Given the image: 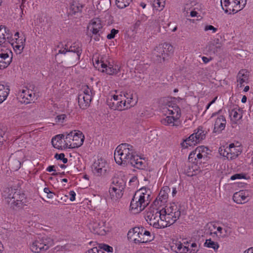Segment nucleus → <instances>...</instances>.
Wrapping results in <instances>:
<instances>
[{"instance_id":"2f4dec72","label":"nucleus","mask_w":253,"mask_h":253,"mask_svg":"<svg viewBox=\"0 0 253 253\" xmlns=\"http://www.w3.org/2000/svg\"><path fill=\"white\" fill-rule=\"evenodd\" d=\"M31 250L33 252L35 253H40L42 251H46L40 239L33 243L31 246Z\"/></svg>"},{"instance_id":"bb28decb","label":"nucleus","mask_w":253,"mask_h":253,"mask_svg":"<svg viewBox=\"0 0 253 253\" xmlns=\"http://www.w3.org/2000/svg\"><path fill=\"white\" fill-rule=\"evenodd\" d=\"M161 123L166 126H178L180 125L179 119H176L173 116H168L161 120Z\"/></svg>"},{"instance_id":"0eeeda50","label":"nucleus","mask_w":253,"mask_h":253,"mask_svg":"<svg viewBox=\"0 0 253 253\" xmlns=\"http://www.w3.org/2000/svg\"><path fill=\"white\" fill-rule=\"evenodd\" d=\"M173 52V46L169 43H164L155 47L153 52V58L156 62L161 63L167 59Z\"/></svg>"},{"instance_id":"f704fd0d","label":"nucleus","mask_w":253,"mask_h":253,"mask_svg":"<svg viewBox=\"0 0 253 253\" xmlns=\"http://www.w3.org/2000/svg\"><path fill=\"white\" fill-rule=\"evenodd\" d=\"M9 92L8 86L0 84V104L6 99Z\"/></svg>"},{"instance_id":"052dcab7","label":"nucleus","mask_w":253,"mask_h":253,"mask_svg":"<svg viewBox=\"0 0 253 253\" xmlns=\"http://www.w3.org/2000/svg\"><path fill=\"white\" fill-rule=\"evenodd\" d=\"M153 0V6L156 8V9H158L159 8H160L161 10H162L163 8H162V7H161V5H159V2H158V0Z\"/></svg>"},{"instance_id":"412c9836","label":"nucleus","mask_w":253,"mask_h":253,"mask_svg":"<svg viewBox=\"0 0 253 253\" xmlns=\"http://www.w3.org/2000/svg\"><path fill=\"white\" fill-rule=\"evenodd\" d=\"M84 141V136L82 132L80 131H73V138L70 144V148H75L80 147L83 144Z\"/></svg>"},{"instance_id":"13d9d810","label":"nucleus","mask_w":253,"mask_h":253,"mask_svg":"<svg viewBox=\"0 0 253 253\" xmlns=\"http://www.w3.org/2000/svg\"><path fill=\"white\" fill-rule=\"evenodd\" d=\"M67 54L68 53V46L67 45H65V47L59 50L58 52L56 54V57H57L59 54Z\"/></svg>"},{"instance_id":"1a4fd4ad","label":"nucleus","mask_w":253,"mask_h":253,"mask_svg":"<svg viewBox=\"0 0 253 253\" xmlns=\"http://www.w3.org/2000/svg\"><path fill=\"white\" fill-rule=\"evenodd\" d=\"M206 133L207 132L203 129V127L199 126L195 132L186 138L181 145L184 148H187L188 146L195 145L205 139Z\"/></svg>"},{"instance_id":"de8ad7c7","label":"nucleus","mask_w":253,"mask_h":253,"mask_svg":"<svg viewBox=\"0 0 253 253\" xmlns=\"http://www.w3.org/2000/svg\"><path fill=\"white\" fill-rule=\"evenodd\" d=\"M10 165L13 170H17L20 169L21 163L19 161L17 160H10Z\"/></svg>"},{"instance_id":"dca6fc26","label":"nucleus","mask_w":253,"mask_h":253,"mask_svg":"<svg viewBox=\"0 0 253 253\" xmlns=\"http://www.w3.org/2000/svg\"><path fill=\"white\" fill-rule=\"evenodd\" d=\"M106 166L107 163L105 160L102 159H98L92 165V171L97 176H100L106 172Z\"/></svg>"},{"instance_id":"6e6552de","label":"nucleus","mask_w":253,"mask_h":253,"mask_svg":"<svg viewBox=\"0 0 253 253\" xmlns=\"http://www.w3.org/2000/svg\"><path fill=\"white\" fill-rule=\"evenodd\" d=\"M220 3L225 13H235L245 7L246 0H220Z\"/></svg>"},{"instance_id":"f257e3e1","label":"nucleus","mask_w":253,"mask_h":253,"mask_svg":"<svg viewBox=\"0 0 253 253\" xmlns=\"http://www.w3.org/2000/svg\"><path fill=\"white\" fill-rule=\"evenodd\" d=\"M151 191L145 187L138 190L132 199L130 207L136 212L142 211L149 204L151 200Z\"/></svg>"},{"instance_id":"c756f323","label":"nucleus","mask_w":253,"mask_h":253,"mask_svg":"<svg viewBox=\"0 0 253 253\" xmlns=\"http://www.w3.org/2000/svg\"><path fill=\"white\" fill-rule=\"evenodd\" d=\"M83 5L78 1H73L69 8V13L71 15H75L76 13L81 12L82 10Z\"/></svg>"},{"instance_id":"a18cd8bd","label":"nucleus","mask_w":253,"mask_h":253,"mask_svg":"<svg viewBox=\"0 0 253 253\" xmlns=\"http://www.w3.org/2000/svg\"><path fill=\"white\" fill-rule=\"evenodd\" d=\"M209 48L210 50H212L213 47H215L216 49V51H217L218 49H220L222 46V44L219 42V40L218 39H216L214 40L213 42L209 43Z\"/></svg>"},{"instance_id":"5fc2aeb1","label":"nucleus","mask_w":253,"mask_h":253,"mask_svg":"<svg viewBox=\"0 0 253 253\" xmlns=\"http://www.w3.org/2000/svg\"><path fill=\"white\" fill-rule=\"evenodd\" d=\"M217 232H214L213 233L216 234L217 236L219 237H224L225 235H222V228L221 227H218L217 228Z\"/></svg>"},{"instance_id":"774afa93","label":"nucleus","mask_w":253,"mask_h":253,"mask_svg":"<svg viewBox=\"0 0 253 253\" xmlns=\"http://www.w3.org/2000/svg\"><path fill=\"white\" fill-rule=\"evenodd\" d=\"M244 253H253V247L250 248L246 250Z\"/></svg>"},{"instance_id":"aec40b11","label":"nucleus","mask_w":253,"mask_h":253,"mask_svg":"<svg viewBox=\"0 0 253 253\" xmlns=\"http://www.w3.org/2000/svg\"><path fill=\"white\" fill-rule=\"evenodd\" d=\"M102 28V25L101 20L99 18L92 19L87 26V29L89 30L93 35H100V31Z\"/></svg>"},{"instance_id":"a211bd4d","label":"nucleus","mask_w":253,"mask_h":253,"mask_svg":"<svg viewBox=\"0 0 253 253\" xmlns=\"http://www.w3.org/2000/svg\"><path fill=\"white\" fill-rule=\"evenodd\" d=\"M12 35L9 30L4 26H0V45L4 44V46H7L11 42Z\"/></svg>"},{"instance_id":"8fccbe9b","label":"nucleus","mask_w":253,"mask_h":253,"mask_svg":"<svg viewBox=\"0 0 253 253\" xmlns=\"http://www.w3.org/2000/svg\"><path fill=\"white\" fill-rule=\"evenodd\" d=\"M119 32L118 30H116L115 29H113L111 31V33L107 36V38L108 39L111 40L114 39L116 34H117Z\"/></svg>"},{"instance_id":"bf43d9fd","label":"nucleus","mask_w":253,"mask_h":253,"mask_svg":"<svg viewBox=\"0 0 253 253\" xmlns=\"http://www.w3.org/2000/svg\"><path fill=\"white\" fill-rule=\"evenodd\" d=\"M140 25H141V21L139 20H137L136 21V22L134 23V24L133 25L132 31H137L138 28L140 26Z\"/></svg>"},{"instance_id":"58836bf2","label":"nucleus","mask_w":253,"mask_h":253,"mask_svg":"<svg viewBox=\"0 0 253 253\" xmlns=\"http://www.w3.org/2000/svg\"><path fill=\"white\" fill-rule=\"evenodd\" d=\"M174 248V250L177 253H187L188 252L189 247L184 246L180 242H179L172 246Z\"/></svg>"},{"instance_id":"4468645a","label":"nucleus","mask_w":253,"mask_h":253,"mask_svg":"<svg viewBox=\"0 0 253 253\" xmlns=\"http://www.w3.org/2000/svg\"><path fill=\"white\" fill-rule=\"evenodd\" d=\"M12 53L6 48L0 50V69H3L8 66L12 61Z\"/></svg>"},{"instance_id":"5701e85b","label":"nucleus","mask_w":253,"mask_h":253,"mask_svg":"<svg viewBox=\"0 0 253 253\" xmlns=\"http://www.w3.org/2000/svg\"><path fill=\"white\" fill-rule=\"evenodd\" d=\"M200 171L199 167L194 163H190V162L187 163L185 169V173L188 176L196 175Z\"/></svg>"},{"instance_id":"20e7f679","label":"nucleus","mask_w":253,"mask_h":253,"mask_svg":"<svg viewBox=\"0 0 253 253\" xmlns=\"http://www.w3.org/2000/svg\"><path fill=\"white\" fill-rule=\"evenodd\" d=\"M162 210L157 209H150L145 214V219L147 222L156 228H163L168 226Z\"/></svg>"},{"instance_id":"49530a36","label":"nucleus","mask_w":253,"mask_h":253,"mask_svg":"<svg viewBox=\"0 0 253 253\" xmlns=\"http://www.w3.org/2000/svg\"><path fill=\"white\" fill-rule=\"evenodd\" d=\"M229 146L226 148L220 147L219 149L220 154L223 157H226L227 159H230V151Z\"/></svg>"},{"instance_id":"c9c22d12","label":"nucleus","mask_w":253,"mask_h":253,"mask_svg":"<svg viewBox=\"0 0 253 253\" xmlns=\"http://www.w3.org/2000/svg\"><path fill=\"white\" fill-rule=\"evenodd\" d=\"M169 115H172L174 116L176 119L180 118L181 116V112L180 108L176 105L173 106H169V108L168 109Z\"/></svg>"},{"instance_id":"2eb2a0df","label":"nucleus","mask_w":253,"mask_h":253,"mask_svg":"<svg viewBox=\"0 0 253 253\" xmlns=\"http://www.w3.org/2000/svg\"><path fill=\"white\" fill-rule=\"evenodd\" d=\"M138 233L139 238H138V240H136V244L146 243L154 239V235L143 227H140Z\"/></svg>"},{"instance_id":"79ce46f5","label":"nucleus","mask_w":253,"mask_h":253,"mask_svg":"<svg viewBox=\"0 0 253 253\" xmlns=\"http://www.w3.org/2000/svg\"><path fill=\"white\" fill-rule=\"evenodd\" d=\"M43 245L44 246V249L47 250L49 247L51 246L53 244V241L49 237L44 236L40 239Z\"/></svg>"},{"instance_id":"423d86ee","label":"nucleus","mask_w":253,"mask_h":253,"mask_svg":"<svg viewBox=\"0 0 253 253\" xmlns=\"http://www.w3.org/2000/svg\"><path fill=\"white\" fill-rule=\"evenodd\" d=\"M126 184V181L122 176L113 178L109 190L110 197L113 201H117L122 197Z\"/></svg>"},{"instance_id":"37998d69","label":"nucleus","mask_w":253,"mask_h":253,"mask_svg":"<svg viewBox=\"0 0 253 253\" xmlns=\"http://www.w3.org/2000/svg\"><path fill=\"white\" fill-rule=\"evenodd\" d=\"M204 245L207 247L213 249L214 251H216L219 248L218 244L212 241L211 239L206 240Z\"/></svg>"},{"instance_id":"a878e982","label":"nucleus","mask_w":253,"mask_h":253,"mask_svg":"<svg viewBox=\"0 0 253 253\" xmlns=\"http://www.w3.org/2000/svg\"><path fill=\"white\" fill-rule=\"evenodd\" d=\"M80 58V55L76 54L75 53L73 52H69L66 55L65 62L68 65L73 66L78 63Z\"/></svg>"},{"instance_id":"393cba45","label":"nucleus","mask_w":253,"mask_h":253,"mask_svg":"<svg viewBox=\"0 0 253 253\" xmlns=\"http://www.w3.org/2000/svg\"><path fill=\"white\" fill-rule=\"evenodd\" d=\"M124 99L126 98L125 100H126V109L129 108L131 107L134 106L137 101V99L134 97V95L132 93L127 92H122Z\"/></svg>"},{"instance_id":"3c124183","label":"nucleus","mask_w":253,"mask_h":253,"mask_svg":"<svg viewBox=\"0 0 253 253\" xmlns=\"http://www.w3.org/2000/svg\"><path fill=\"white\" fill-rule=\"evenodd\" d=\"M100 249H103V250L107 251L108 253L112 252L113 248L105 244H101L100 245Z\"/></svg>"},{"instance_id":"338daca9","label":"nucleus","mask_w":253,"mask_h":253,"mask_svg":"<svg viewBox=\"0 0 253 253\" xmlns=\"http://www.w3.org/2000/svg\"><path fill=\"white\" fill-rule=\"evenodd\" d=\"M55 166H50L46 169V171L48 172L55 171Z\"/></svg>"},{"instance_id":"ddd939ff","label":"nucleus","mask_w":253,"mask_h":253,"mask_svg":"<svg viewBox=\"0 0 253 253\" xmlns=\"http://www.w3.org/2000/svg\"><path fill=\"white\" fill-rule=\"evenodd\" d=\"M95 65H96V66L95 67L96 68L97 67L99 68V66H100L102 68V72H106L110 75H116L120 70V67L119 65L112 64L110 62H104L103 61H99L97 60L96 61Z\"/></svg>"},{"instance_id":"9b49d317","label":"nucleus","mask_w":253,"mask_h":253,"mask_svg":"<svg viewBox=\"0 0 253 253\" xmlns=\"http://www.w3.org/2000/svg\"><path fill=\"white\" fill-rule=\"evenodd\" d=\"M88 227L91 232L102 236L105 235L107 231L106 222L99 218L91 220L88 223Z\"/></svg>"},{"instance_id":"a19ab883","label":"nucleus","mask_w":253,"mask_h":253,"mask_svg":"<svg viewBox=\"0 0 253 253\" xmlns=\"http://www.w3.org/2000/svg\"><path fill=\"white\" fill-rule=\"evenodd\" d=\"M73 131L70 132L69 133L67 134L65 137H64V148H71L70 144L72 143V141H73Z\"/></svg>"},{"instance_id":"09e8293b","label":"nucleus","mask_w":253,"mask_h":253,"mask_svg":"<svg viewBox=\"0 0 253 253\" xmlns=\"http://www.w3.org/2000/svg\"><path fill=\"white\" fill-rule=\"evenodd\" d=\"M199 251V247L197 244L195 243H193L191 244L190 247H189V253H196Z\"/></svg>"},{"instance_id":"f03ea898","label":"nucleus","mask_w":253,"mask_h":253,"mask_svg":"<svg viewBox=\"0 0 253 253\" xmlns=\"http://www.w3.org/2000/svg\"><path fill=\"white\" fill-rule=\"evenodd\" d=\"M1 194L5 202L13 209L21 207L25 200L23 193L20 190L12 187L3 188Z\"/></svg>"},{"instance_id":"473e14b6","label":"nucleus","mask_w":253,"mask_h":253,"mask_svg":"<svg viewBox=\"0 0 253 253\" xmlns=\"http://www.w3.org/2000/svg\"><path fill=\"white\" fill-rule=\"evenodd\" d=\"M65 135L63 134H58L52 139V144L53 146L57 149H62V139L64 138Z\"/></svg>"},{"instance_id":"c03bdc74","label":"nucleus","mask_w":253,"mask_h":253,"mask_svg":"<svg viewBox=\"0 0 253 253\" xmlns=\"http://www.w3.org/2000/svg\"><path fill=\"white\" fill-rule=\"evenodd\" d=\"M131 0H116V4L119 8H124L127 6Z\"/></svg>"},{"instance_id":"b1692460","label":"nucleus","mask_w":253,"mask_h":253,"mask_svg":"<svg viewBox=\"0 0 253 253\" xmlns=\"http://www.w3.org/2000/svg\"><path fill=\"white\" fill-rule=\"evenodd\" d=\"M226 121L225 117L221 115L218 117L215 122L214 127L213 129L214 132H221L225 127Z\"/></svg>"},{"instance_id":"680f3d73","label":"nucleus","mask_w":253,"mask_h":253,"mask_svg":"<svg viewBox=\"0 0 253 253\" xmlns=\"http://www.w3.org/2000/svg\"><path fill=\"white\" fill-rule=\"evenodd\" d=\"M70 200L71 201H74L75 200L76 193L74 191H70L69 193Z\"/></svg>"},{"instance_id":"c85d7f7f","label":"nucleus","mask_w":253,"mask_h":253,"mask_svg":"<svg viewBox=\"0 0 253 253\" xmlns=\"http://www.w3.org/2000/svg\"><path fill=\"white\" fill-rule=\"evenodd\" d=\"M170 189L168 186H164L160 191L158 198H157V201H160L161 204L165 203L167 202L168 198V194L170 192Z\"/></svg>"},{"instance_id":"39448f33","label":"nucleus","mask_w":253,"mask_h":253,"mask_svg":"<svg viewBox=\"0 0 253 253\" xmlns=\"http://www.w3.org/2000/svg\"><path fill=\"white\" fill-rule=\"evenodd\" d=\"M181 208L180 205L172 203L162 209L163 215L162 217L165 218L168 226L173 224L179 218L181 215Z\"/></svg>"},{"instance_id":"f8f14e48","label":"nucleus","mask_w":253,"mask_h":253,"mask_svg":"<svg viewBox=\"0 0 253 253\" xmlns=\"http://www.w3.org/2000/svg\"><path fill=\"white\" fill-rule=\"evenodd\" d=\"M126 100H124L123 94L120 95H114L107 101L109 107L114 110L122 111L126 109Z\"/></svg>"},{"instance_id":"4be33fe9","label":"nucleus","mask_w":253,"mask_h":253,"mask_svg":"<svg viewBox=\"0 0 253 253\" xmlns=\"http://www.w3.org/2000/svg\"><path fill=\"white\" fill-rule=\"evenodd\" d=\"M132 166L138 169H144L146 168V162L144 159L134 154L129 163Z\"/></svg>"},{"instance_id":"7ed1b4c3","label":"nucleus","mask_w":253,"mask_h":253,"mask_svg":"<svg viewBox=\"0 0 253 253\" xmlns=\"http://www.w3.org/2000/svg\"><path fill=\"white\" fill-rule=\"evenodd\" d=\"M135 152L133 146L123 143L119 145L114 152V159L118 165L129 163Z\"/></svg>"},{"instance_id":"603ef678","label":"nucleus","mask_w":253,"mask_h":253,"mask_svg":"<svg viewBox=\"0 0 253 253\" xmlns=\"http://www.w3.org/2000/svg\"><path fill=\"white\" fill-rule=\"evenodd\" d=\"M66 118V115L65 114H61L57 116L55 119L56 122L58 123H62L63 122L65 119Z\"/></svg>"},{"instance_id":"7c9ffc66","label":"nucleus","mask_w":253,"mask_h":253,"mask_svg":"<svg viewBox=\"0 0 253 253\" xmlns=\"http://www.w3.org/2000/svg\"><path fill=\"white\" fill-rule=\"evenodd\" d=\"M230 151V159L232 160L237 158L241 153V148L239 147H236L234 143H231L229 145Z\"/></svg>"},{"instance_id":"6e6d98bb","label":"nucleus","mask_w":253,"mask_h":253,"mask_svg":"<svg viewBox=\"0 0 253 253\" xmlns=\"http://www.w3.org/2000/svg\"><path fill=\"white\" fill-rule=\"evenodd\" d=\"M205 31H207L208 30H211L212 33H215L217 31V29L214 27L212 25H207L205 26L204 29Z\"/></svg>"},{"instance_id":"e433bc0d","label":"nucleus","mask_w":253,"mask_h":253,"mask_svg":"<svg viewBox=\"0 0 253 253\" xmlns=\"http://www.w3.org/2000/svg\"><path fill=\"white\" fill-rule=\"evenodd\" d=\"M82 51L81 44L79 43L75 42L70 46L69 48H68V53L69 52H73L81 55Z\"/></svg>"},{"instance_id":"864d4df0","label":"nucleus","mask_w":253,"mask_h":253,"mask_svg":"<svg viewBox=\"0 0 253 253\" xmlns=\"http://www.w3.org/2000/svg\"><path fill=\"white\" fill-rule=\"evenodd\" d=\"M244 178L245 176L244 174L241 173H236L231 176L230 177V179L232 180H234L236 179H240Z\"/></svg>"},{"instance_id":"e2e57ef3","label":"nucleus","mask_w":253,"mask_h":253,"mask_svg":"<svg viewBox=\"0 0 253 253\" xmlns=\"http://www.w3.org/2000/svg\"><path fill=\"white\" fill-rule=\"evenodd\" d=\"M197 153H195V150L190 153L188 158L189 162H190V161H192L193 158H194L195 160L196 159V158H195V156Z\"/></svg>"},{"instance_id":"0e129e2a","label":"nucleus","mask_w":253,"mask_h":253,"mask_svg":"<svg viewBox=\"0 0 253 253\" xmlns=\"http://www.w3.org/2000/svg\"><path fill=\"white\" fill-rule=\"evenodd\" d=\"M65 157V155L63 153H60L59 154H56L55 155L54 158L57 160H62L63 159V157Z\"/></svg>"},{"instance_id":"4c0bfd02","label":"nucleus","mask_w":253,"mask_h":253,"mask_svg":"<svg viewBox=\"0 0 253 253\" xmlns=\"http://www.w3.org/2000/svg\"><path fill=\"white\" fill-rule=\"evenodd\" d=\"M16 42L14 43L13 41V39L11 38V42L10 43H8V44H11L13 48L15 49H18L20 51H22L24 48V42L22 39L18 40L16 39Z\"/></svg>"},{"instance_id":"6ab92c4d","label":"nucleus","mask_w":253,"mask_h":253,"mask_svg":"<svg viewBox=\"0 0 253 253\" xmlns=\"http://www.w3.org/2000/svg\"><path fill=\"white\" fill-rule=\"evenodd\" d=\"M249 192L246 190H241L234 194L233 201L238 204H243L248 201Z\"/></svg>"},{"instance_id":"cd10ccee","label":"nucleus","mask_w":253,"mask_h":253,"mask_svg":"<svg viewBox=\"0 0 253 253\" xmlns=\"http://www.w3.org/2000/svg\"><path fill=\"white\" fill-rule=\"evenodd\" d=\"M249 79V72L246 70H241L237 76L238 85L241 87L244 83H247Z\"/></svg>"},{"instance_id":"9d476101","label":"nucleus","mask_w":253,"mask_h":253,"mask_svg":"<svg viewBox=\"0 0 253 253\" xmlns=\"http://www.w3.org/2000/svg\"><path fill=\"white\" fill-rule=\"evenodd\" d=\"M93 94L92 89L88 85L83 88V92L78 95V103L81 108L84 109L89 106Z\"/></svg>"},{"instance_id":"ea45409f","label":"nucleus","mask_w":253,"mask_h":253,"mask_svg":"<svg viewBox=\"0 0 253 253\" xmlns=\"http://www.w3.org/2000/svg\"><path fill=\"white\" fill-rule=\"evenodd\" d=\"M243 109L239 108L238 110L234 109L230 112V115L233 116L235 121H237L242 119L243 116Z\"/></svg>"},{"instance_id":"f3484780","label":"nucleus","mask_w":253,"mask_h":253,"mask_svg":"<svg viewBox=\"0 0 253 253\" xmlns=\"http://www.w3.org/2000/svg\"><path fill=\"white\" fill-rule=\"evenodd\" d=\"M35 97V93L32 90L28 88L23 89L19 92L18 99L22 103L28 104L33 101Z\"/></svg>"},{"instance_id":"69168bd1","label":"nucleus","mask_w":253,"mask_h":253,"mask_svg":"<svg viewBox=\"0 0 253 253\" xmlns=\"http://www.w3.org/2000/svg\"><path fill=\"white\" fill-rule=\"evenodd\" d=\"M86 253H100L96 247L89 250Z\"/></svg>"},{"instance_id":"4d7b16f0","label":"nucleus","mask_w":253,"mask_h":253,"mask_svg":"<svg viewBox=\"0 0 253 253\" xmlns=\"http://www.w3.org/2000/svg\"><path fill=\"white\" fill-rule=\"evenodd\" d=\"M207 149H208V148L207 147H206L204 146H199V147H198L196 148V149H195V153L204 152L206 150H207Z\"/></svg>"},{"instance_id":"72a5a7b5","label":"nucleus","mask_w":253,"mask_h":253,"mask_svg":"<svg viewBox=\"0 0 253 253\" xmlns=\"http://www.w3.org/2000/svg\"><path fill=\"white\" fill-rule=\"evenodd\" d=\"M139 228L140 227H135L130 229L127 233L128 239L133 241L135 244H136V240H138V238H139L138 230Z\"/></svg>"}]
</instances>
